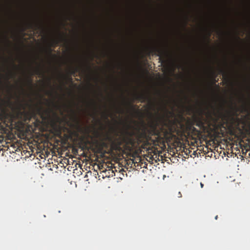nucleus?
I'll list each match as a JSON object with an SVG mask.
<instances>
[{"label": "nucleus", "instance_id": "obj_1", "mask_svg": "<svg viewBox=\"0 0 250 250\" xmlns=\"http://www.w3.org/2000/svg\"><path fill=\"white\" fill-rule=\"evenodd\" d=\"M22 109H24V107L20 104L16 106L12 107V114H9L5 110H3L2 113L0 114V120L5 123L6 119L9 118L10 123H13L14 120H18L21 122L30 121L32 118L31 113Z\"/></svg>", "mask_w": 250, "mask_h": 250}, {"label": "nucleus", "instance_id": "obj_2", "mask_svg": "<svg viewBox=\"0 0 250 250\" xmlns=\"http://www.w3.org/2000/svg\"><path fill=\"white\" fill-rule=\"evenodd\" d=\"M206 118L201 116L196 119V125L200 127H203L205 125L208 127H215L220 123L221 114L219 113L207 112L206 113Z\"/></svg>", "mask_w": 250, "mask_h": 250}, {"label": "nucleus", "instance_id": "obj_3", "mask_svg": "<svg viewBox=\"0 0 250 250\" xmlns=\"http://www.w3.org/2000/svg\"><path fill=\"white\" fill-rule=\"evenodd\" d=\"M69 125L70 127L75 128V130H72L70 128L65 126V125L59 126L62 129V132H63L67 133H64L63 135L64 138L66 139L71 138L72 137H78L79 136L80 133L89 135V131L88 129H85L83 130L81 126L79 125L78 122H77V124L76 125L70 124Z\"/></svg>", "mask_w": 250, "mask_h": 250}, {"label": "nucleus", "instance_id": "obj_4", "mask_svg": "<svg viewBox=\"0 0 250 250\" xmlns=\"http://www.w3.org/2000/svg\"><path fill=\"white\" fill-rule=\"evenodd\" d=\"M126 134L128 136L126 137L125 140L127 143L130 145H134V140L132 138L133 136H135L138 142H142V141L146 138L147 134L145 129L141 131L140 129H138L136 132L127 131Z\"/></svg>", "mask_w": 250, "mask_h": 250}, {"label": "nucleus", "instance_id": "obj_5", "mask_svg": "<svg viewBox=\"0 0 250 250\" xmlns=\"http://www.w3.org/2000/svg\"><path fill=\"white\" fill-rule=\"evenodd\" d=\"M174 128L170 123H164L163 125L160 128L161 133L163 136L164 139L168 140L171 138L172 134L174 132ZM160 132H158L157 135L160 136Z\"/></svg>", "mask_w": 250, "mask_h": 250}, {"label": "nucleus", "instance_id": "obj_6", "mask_svg": "<svg viewBox=\"0 0 250 250\" xmlns=\"http://www.w3.org/2000/svg\"><path fill=\"white\" fill-rule=\"evenodd\" d=\"M135 97L136 99L141 101L142 102H144L146 100H150L149 96L146 93L138 94L136 95Z\"/></svg>", "mask_w": 250, "mask_h": 250}, {"label": "nucleus", "instance_id": "obj_7", "mask_svg": "<svg viewBox=\"0 0 250 250\" xmlns=\"http://www.w3.org/2000/svg\"><path fill=\"white\" fill-rule=\"evenodd\" d=\"M63 39V37L62 34L59 32V38H53L51 40V45L54 46V45H58L59 43Z\"/></svg>", "mask_w": 250, "mask_h": 250}, {"label": "nucleus", "instance_id": "obj_8", "mask_svg": "<svg viewBox=\"0 0 250 250\" xmlns=\"http://www.w3.org/2000/svg\"><path fill=\"white\" fill-rule=\"evenodd\" d=\"M56 135L60 139H62V134L61 128L59 126L58 127L56 130Z\"/></svg>", "mask_w": 250, "mask_h": 250}, {"label": "nucleus", "instance_id": "obj_9", "mask_svg": "<svg viewBox=\"0 0 250 250\" xmlns=\"http://www.w3.org/2000/svg\"><path fill=\"white\" fill-rule=\"evenodd\" d=\"M158 53V56H160V60L162 62H164L165 61L164 58H162V57L161 56L162 54V51L160 49H156Z\"/></svg>", "mask_w": 250, "mask_h": 250}, {"label": "nucleus", "instance_id": "obj_10", "mask_svg": "<svg viewBox=\"0 0 250 250\" xmlns=\"http://www.w3.org/2000/svg\"><path fill=\"white\" fill-rule=\"evenodd\" d=\"M26 26L28 28L32 29L34 26V24L32 22H29L26 23Z\"/></svg>", "mask_w": 250, "mask_h": 250}, {"label": "nucleus", "instance_id": "obj_11", "mask_svg": "<svg viewBox=\"0 0 250 250\" xmlns=\"http://www.w3.org/2000/svg\"><path fill=\"white\" fill-rule=\"evenodd\" d=\"M79 69V68L78 67H75L71 70V73L74 74L76 72L78 71Z\"/></svg>", "mask_w": 250, "mask_h": 250}, {"label": "nucleus", "instance_id": "obj_12", "mask_svg": "<svg viewBox=\"0 0 250 250\" xmlns=\"http://www.w3.org/2000/svg\"><path fill=\"white\" fill-rule=\"evenodd\" d=\"M36 74H42L41 72L40 68H38L36 70Z\"/></svg>", "mask_w": 250, "mask_h": 250}, {"label": "nucleus", "instance_id": "obj_13", "mask_svg": "<svg viewBox=\"0 0 250 250\" xmlns=\"http://www.w3.org/2000/svg\"><path fill=\"white\" fill-rule=\"evenodd\" d=\"M13 76H15V75L12 74V73H10V77H8L7 79V81L8 82V81L9 80V79H10V78H11Z\"/></svg>", "mask_w": 250, "mask_h": 250}, {"label": "nucleus", "instance_id": "obj_14", "mask_svg": "<svg viewBox=\"0 0 250 250\" xmlns=\"http://www.w3.org/2000/svg\"><path fill=\"white\" fill-rule=\"evenodd\" d=\"M211 33H212V31L211 30L208 31V38L211 36Z\"/></svg>", "mask_w": 250, "mask_h": 250}, {"label": "nucleus", "instance_id": "obj_15", "mask_svg": "<svg viewBox=\"0 0 250 250\" xmlns=\"http://www.w3.org/2000/svg\"><path fill=\"white\" fill-rule=\"evenodd\" d=\"M48 84L50 86H51V79L50 78L48 79Z\"/></svg>", "mask_w": 250, "mask_h": 250}, {"label": "nucleus", "instance_id": "obj_16", "mask_svg": "<svg viewBox=\"0 0 250 250\" xmlns=\"http://www.w3.org/2000/svg\"><path fill=\"white\" fill-rule=\"evenodd\" d=\"M105 140H110V137H109L108 136H106V138L105 139Z\"/></svg>", "mask_w": 250, "mask_h": 250}, {"label": "nucleus", "instance_id": "obj_17", "mask_svg": "<svg viewBox=\"0 0 250 250\" xmlns=\"http://www.w3.org/2000/svg\"><path fill=\"white\" fill-rule=\"evenodd\" d=\"M47 94L48 95H50V96H52V95H53L52 92H49V91L47 92Z\"/></svg>", "mask_w": 250, "mask_h": 250}, {"label": "nucleus", "instance_id": "obj_18", "mask_svg": "<svg viewBox=\"0 0 250 250\" xmlns=\"http://www.w3.org/2000/svg\"><path fill=\"white\" fill-rule=\"evenodd\" d=\"M178 197H182V194H181V192H178Z\"/></svg>", "mask_w": 250, "mask_h": 250}, {"label": "nucleus", "instance_id": "obj_19", "mask_svg": "<svg viewBox=\"0 0 250 250\" xmlns=\"http://www.w3.org/2000/svg\"><path fill=\"white\" fill-rule=\"evenodd\" d=\"M236 38H237V40H241L240 38L238 36V35H236Z\"/></svg>", "mask_w": 250, "mask_h": 250}, {"label": "nucleus", "instance_id": "obj_20", "mask_svg": "<svg viewBox=\"0 0 250 250\" xmlns=\"http://www.w3.org/2000/svg\"><path fill=\"white\" fill-rule=\"evenodd\" d=\"M87 67H88V69L89 70H90V69H91V66H90L89 64L88 65Z\"/></svg>", "mask_w": 250, "mask_h": 250}, {"label": "nucleus", "instance_id": "obj_21", "mask_svg": "<svg viewBox=\"0 0 250 250\" xmlns=\"http://www.w3.org/2000/svg\"><path fill=\"white\" fill-rule=\"evenodd\" d=\"M28 80H29V83H32V80H31V79H30V78H29V79H28Z\"/></svg>", "mask_w": 250, "mask_h": 250}, {"label": "nucleus", "instance_id": "obj_22", "mask_svg": "<svg viewBox=\"0 0 250 250\" xmlns=\"http://www.w3.org/2000/svg\"><path fill=\"white\" fill-rule=\"evenodd\" d=\"M13 64V65L15 67H17V66L13 62H12Z\"/></svg>", "mask_w": 250, "mask_h": 250}, {"label": "nucleus", "instance_id": "obj_23", "mask_svg": "<svg viewBox=\"0 0 250 250\" xmlns=\"http://www.w3.org/2000/svg\"><path fill=\"white\" fill-rule=\"evenodd\" d=\"M217 218H218V216H217V215H216V216H215V219L216 220H217Z\"/></svg>", "mask_w": 250, "mask_h": 250}, {"label": "nucleus", "instance_id": "obj_24", "mask_svg": "<svg viewBox=\"0 0 250 250\" xmlns=\"http://www.w3.org/2000/svg\"><path fill=\"white\" fill-rule=\"evenodd\" d=\"M201 187H202V188H203V184L202 183H201Z\"/></svg>", "mask_w": 250, "mask_h": 250}, {"label": "nucleus", "instance_id": "obj_25", "mask_svg": "<svg viewBox=\"0 0 250 250\" xmlns=\"http://www.w3.org/2000/svg\"><path fill=\"white\" fill-rule=\"evenodd\" d=\"M51 49L50 48H49V53H51Z\"/></svg>", "mask_w": 250, "mask_h": 250}, {"label": "nucleus", "instance_id": "obj_26", "mask_svg": "<svg viewBox=\"0 0 250 250\" xmlns=\"http://www.w3.org/2000/svg\"><path fill=\"white\" fill-rule=\"evenodd\" d=\"M220 71H221V72H223V71L222 70H220Z\"/></svg>", "mask_w": 250, "mask_h": 250}, {"label": "nucleus", "instance_id": "obj_27", "mask_svg": "<svg viewBox=\"0 0 250 250\" xmlns=\"http://www.w3.org/2000/svg\"><path fill=\"white\" fill-rule=\"evenodd\" d=\"M131 107H133V105L131 104H130Z\"/></svg>", "mask_w": 250, "mask_h": 250}, {"label": "nucleus", "instance_id": "obj_28", "mask_svg": "<svg viewBox=\"0 0 250 250\" xmlns=\"http://www.w3.org/2000/svg\"><path fill=\"white\" fill-rule=\"evenodd\" d=\"M98 136H99V134H98V133H97V137H98Z\"/></svg>", "mask_w": 250, "mask_h": 250}]
</instances>
